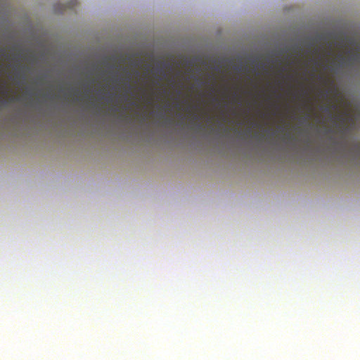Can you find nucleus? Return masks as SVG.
Wrapping results in <instances>:
<instances>
[{
	"instance_id": "4",
	"label": "nucleus",
	"mask_w": 360,
	"mask_h": 360,
	"mask_svg": "<svg viewBox=\"0 0 360 360\" xmlns=\"http://www.w3.org/2000/svg\"><path fill=\"white\" fill-rule=\"evenodd\" d=\"M88 93H89V91H88V89H86V96L88 95Z\"/></svg>"
},
{
	"instance_id": "3",
	"label": "nucleus",
	"mask_w": 360,
	"mask_h": 360,
	"mask_svg": "<svg viewBox=\"0 0 360 360\" xmlns=\"http://www.w3.org/2000/svg\"><path fill=\"white\" fill-rule=\"evenodd\" d=\"M73 5L72 6V7H73L75 4H77V1H74V2H71Z\"/></svg>"
},
{
	"instance_id": "2",
	"label": "nucleus",
	"mask_w": 360,
	"mask_h": 360,
	"mask_svg": "<svg viewBox=\"0 0 360 360\" xmlns=\"http://www.w3.org/2000/svg\"><path fill=\"white\" fill-rule=\"evenodd\" d=\"M324 111L327 112H330V108L328 107V106H326L323 109Z\"/></svg>"
},
{
	"instance_id": "5",
	"label": "nucleus",
	"mask_w": 360,
	"mask_h": 360,
	"mask_svg": "<svg viewBox=\"0 0 360 360\" xmlns=\"http://www.w3.org/2000/svg\"><path fill=\"white\" fill-rule=\"evenodd\" d=\"M332 107L335 109H336L337 106L335 105H333Z\"/></svg>"
},
{
	"instance_id": "1",
	"label": "nucleus",
	"mask_w": 360,
	"mask_h": 360,
	"mask_svg": "<svg viewBox=\"0 0 360 360\" xmlns=\"http://www.w3.org/2000/svg\"><path fill=\"white\" fill-rule=\"evenodd\" d=\"M352 155L357 157L360 155V142L354 143L350 148Z\"/></svg>"
},
{
	"instance_id": "6",
	"label": "nucleus",
	"mask_w": 360,
	"mask_h": 360,
	"mask_svg": "<svg viewBox=\"0 0 360 360\" xmlns=\"http://www.w3.org/2000/svg\"><path fill=\"white\" fill-rule=\"evenodd\" d=\"M338 118H340H340H342V117H341L340 115H338Z\"/></svg>"
}]
</instances>
